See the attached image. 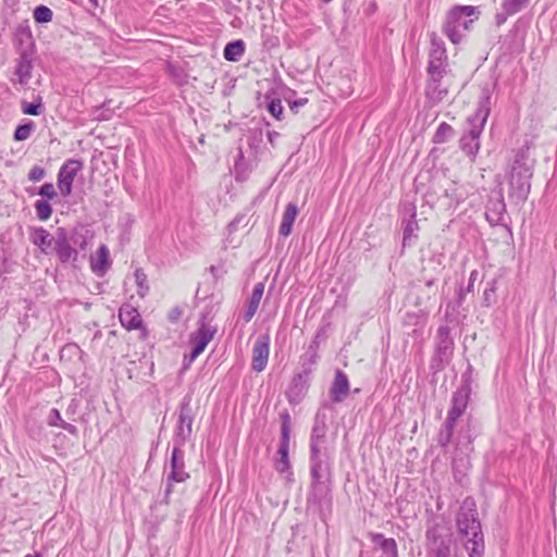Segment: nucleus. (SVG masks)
Instances as JSON below:
<instances>
[{"mask_svg": "<svg viewBox=\"0 0 557 557\" xmlns=\"http://www.w3.org/2000/svg\"><path fill=\"white\" fill-rule=\"evenodd\" d=\"M457 528L460 535L467 539L465 547L470 557H482L484 552L483 535L480 522L476 519L475 504L467 498L457 516Z\"/></svg>", "mask_w": 557, "mask_h": 557, "instance_id": "nucleus-1", "label": "nucleus"}, {"mask_svg": "<svg viewBox=\"0 0 557 557\" xmlns=\"http://www.w3.org/2000/svg\"><path fill=\"white\" fill-rule=\"evenodd\" d=\"M490 91L485 90L475 113L468 119V134L460 140L461 149L470 157H474L480 149L479 138L490 115Z\"/></svg>", "mask_w": 557, "mask_h": 557, "instance_id": "nucleus-2", "label": "nucleus"}, {"mask_svg": "<svg viewBox=\"0 0 557 557\" xmlns=\"http://www.w3.org/2000/svg\"><path fill=\"white\" fill-rule=\"evenodd\" d=\"M476 13L472 5H457L447 12L443 32L454 45L459 44L470 29Z\"/></svg>", "mask_w": 557, "mask_h": 557, "instance_id": "nucleus-3", "label": "nucleus"}, {"mask_svg": "<svg viewBox=\"0 0 557 557\" xmlns=\"http://www.w3.org/2000/svg\"><path fill=\"white\" fill-rule=\"evenodd\" d=\"M429 557H451L454 539L445 523H435L426 531Z\"/></svg>", "mask_w": 557, "mask_h": 557, "instance_id": "nucleus-4", "label": "nucleus"}, {"mask_svg": "<svg viewBox=\"0 0 557 557\" xmlns=\"http://www.w3.org/2000/svg\"><path fill=\"white\" fill-rule=\"evenodd\" d=\"M83 165L78 160H67L58 173V188L63 197L72 193V185L76 175L82 171Z\"/></svg>", "mask_w": 557, "mask_h": 557, "instance_id": "nucleus-5", "label": "nucleus"}, {"mask_svg": "<svg viewBox=\"0 0 557 557\" xmlns=\"http://www.w3.org/2000/svg\"><path fill=\"white\" fill-rule=\"evenodd\" d=\"M446 59L447 57L444 44L434 37L432 39V49L430 52L429 63V75L431 77H443V74L445 72Z\"/></svg>", "mask_w": 557, "mask_h": 557, "instance_id": "nucleus-6", "label": "nucleus"}, {"mask_svg": "<svg viewBox=\"0 0 557 557\" xmlns=\"http://www.w3.org/2000/svg\"><path fill=\"white\" fill-rule=\"evenodd\" d=\"M531 176V168L525 162L516 160L511 169L509 183L511 187L524 195L529 191Z\"/></svg>", "mask_w": 557, "mask_h": 557, "instance_id": "nucleus-7", "label": "nucleus"}, {"mask_svg": "<svg viewBox=\"0 0 557 557\" xmlns=\"http://www.w3.org/2000/svg\"><path fill=\"white\" fill-rule=\"evenodd\" d=\"M215 329L202 322L198 330L191 336L193 350L189 362H193L200 354L203 352L207 345L212 341Z\"/></svg>", "mask_w": 557, "mask_h": 557, "instance_id": "nucleus-8", "label": "nucleus"}, {"mask_svg": "<svg viewBox=\"0 0 557 557\" xmlns=\"http://www.w3.org/2000/svg\"><path fill=\"white\" fill-rule=\"evenodd\" d=\"M270 354V336L267 334L260 335L252 349V369L261 372L265 369Z\"/></svg>", "mask_w": 557, "mask_h": 557, "instance_id": "nucleus-9", "label": "nucleus"}, {"mask_svg": "<svg viewBox=\"0 0 557 557\" xmlns=\"http://www.w3.org/2000/svg\"><path fill=\"white\" fill-rule=\"evenodd\" d=\"M189 478L185 471L184 453L175 447L171 456V473L169 479L175 482H184Z\"/></svg>", "mask_w": 557, "mask_h": 557, "instance_id": "nucleus-10", "label": "nucleus"}, {"mask_svg": "<svg viewBox=\"0 0 557 557\" xmlns=\"http://www.w3.org/2000/svg\"><path fill=\"white\" fill-rule=\"evenodd\" d=\"M348 391V377L343 371L337 370L330 389L331 399L335 403H341L347 397Z\"/></svg>", "mask_w": 557, "mask_h": 557, "instance_id": "nucleus-11", "label": "nucleus"}, {"mask_svg": "<svg viewBox=\"0 0 557 557\" xmlns=\"http://www.w3.org/2000/svg\"><path fill=\"white\" fill-rule=\"evenodd\" d=\"M32 243L37 246L41 252L49 253L54 246L55 238L45 228H33L29 234Z\"/></svg>", "mask_w": 557, "mask_h": 557, "instance_id": "nucleus-12", "label": "nucleus"}, {"mask_svg": "<svg viewBox=\"0 0 557 557\" xmlns=\"http://www.w3.org/2000/svg\"><path fill=\"white\" fill-rule=\"evenodd\" d=\"M469 394L466 388L458 389L453 397V406L448 412V422L450 425L465 412L468 405Z\"/></svg>", "mask_w": 557, "mask_h": 557, "instance_id": "nucleus-13", "label": "nucleus"}, {"mask_svg": "<svg viewBox=\"0 0 557 557\" xmlns=\"http://www.w3.org/2000/svg\"><path fill=\"white\" fill-rule=\"evenodd\" d=\"M120 321L127 330H136L141 325V318L138 311L126 305L120 309Z\"/></svg>", "mask_w": 557, "mask_h": 557, "instance_id": "nucleus-14", "label": "nucleus"}, {"mask_svg": "<svg viewBox=\"0 0 557 557\" xmlns=\"http://www.w3.org/2000/svg\"><path fill=\"white\" fill-rule=\"evenodd\" d=\"M92 271L98 275H103L109 268V249L101 245L96 255L90 260Z\"/></svg>", "mask_w": 557, "mask_h": 557, "instance_id": "nucleus-15", "label": "nucleus"}, {"mask_svg": "<svg viewBox=\"0 0 557 557\" xmlns=\"http://www.w3.org/2000/svg\"><path fill=\"white\" fill-rule=\"evenodd\" d=\"M445 196L450 199L449 207H457L469 196V188L466 185L453 183L446 190Z\"/></svg>", "mask_w": 557, "mask_h": 557, "instance_id": "nucleus-16", "label": "nucleus"}, {"mask_svg": "<svg viewBox=\"0 0 557 557\" xmlns=\"http://www.w3.org/2000/svg\"><path fill=\"white\" fill-rule=\"evenodd\" d=\"M298 215V208L295 203H288L284 211L280 225V235L286 237L292 233L293 224Z\"/></svg>", "mask_w": 557, "mask_h": 557, "instance_id": "nucleus-17", "label": "nucleus"}, {"mask_svg": "<svg viewBox=\"0 0 557 557\" xmlns=\"http://www.w3.org/2000/svg\"><path fill=\"white\" fill-rule=\"evenodd\" d=\"M442 77H431L426 86V95L433 101H441L448 92L446 87L441 85Z\"/></svg>", "mask_w": 557, "mask_h": 557, "instance_id": "nucleus-18", "label": "nucleus"}, {"mask_svg": "<svg viewBox=\"0 0 557 557\" xmlns=\"http://www.w3.org/2000/svg\"><path fill=\"white\" fill-rule=\"evenodd\" d=\"M53 249L62 262L69 261L75 255V250L70 246L64 236L57 238Z\"/></svg>", "mask_w": 557, "mask_h": 557, "instance_id": "nucleus-19", "label": "nucleus"}, {"mask_svg": "<svg viewBox=\"0 0 557 557\" xmlns=\"http://www.w3.org/2000/svg\"><path fill=\"white\" fill-rule=\"evenodd\" d=\"M244 52V42L242 40H235L225 46L223 54L227 61H238Z\"/></svg>", "mask_w": 557, "mask_h": 557, "instance_id": "nucleus-20", "label": "nucleus"}, {"mask_svg": "<svg viewBox=\"0 0 557 557\" xmlns=\"http://www.w3.org/2000/svg\"><path fill=\"white\" fill-rule=\"evenodd\" d=\"M288 450L289 447H285V445H280L278 448V458L275 461V470L280 473H285L289 470V459H288Z\"/></svg>", "mask_w": 557, "mask_h": 557, "instance_id": "nucleus-21", "label": "nucleus"}, {"mask_svg": "<svg viewBox=\"0 0 557 557\" xmlns=\"http://www.w3.org/2000/svg\"><path fill=\"white\" fill-rule=\"evenodd\" d=\"M32 65L27 60H21L16 66L15 75L20 84L25 85L30 78Z\"/></svg>", "mask_w": 557, "mask_h": 557, "instance_id": "nucleus-22", "label": "nucleus"}, {"mask_svg": "<svg viewBox=\"0 0 557 557\" xmlns=\"http://www.w3.org/2000/svg\"><path fill=\"white\" fill-rule=\"evenodd\" d=\"M381 540V549L383 555L380 557H398L397 545L393 539H384L382 535H377Z\"/></svg>", "mask_w": 557, "mask_h": 557, "instance_id": "nucleus-23", "label": "nucleus"}, {"mask_svg": "<svg viewBox=\"0 0 557 557\" xmlns=\"http://www.w3.org/2000/svg\"><path fill=\"white\" fill-rule=\"evenodd\" d=\"M134 277L137 285V293L144 298L149 292L147 276L141 269H137L134 273Z\"/></svg>", "mask_w": 557, "mask_h": 557, "instance_id": "nucleus-24", "label": "nucleus"}, {"mask_svg": "<svg viewBox=\"0 0 557 557\" xmlns=\"http://www.w3.org/2000/svg\"><path fill=\"white\" fill-rule=\"evenodd\" d=\"M453 133H454L453 127L449 124L443 122L437 127V131H436V133L434 134V137H433V141L436 143V144H443L449 137L453 136Z\"/></svg>", "mask_w": 557, "mask_h": 557, "instance_id": "nucleus-25", "label": "nucleus"}, {"mask_svg": "<svg viewBox=\"0 0 557 557\" xmlns=\"http://www.w3.org/2000/svg\"><path fill=\"white\" fill-rule=\"evenodd\" d=\"M36 214L39 220L47 221L52 214L51 206L45 200H37L35 202Z\"/></svg>", "mask_w": 557, "mask_h": 557, "instance_id": "nucleus-26", "label": "nucleus"}, {"mask_svg": "<svg viewBox=\"0 0 557 557\" xmlns=\"http://www.w3.org/2000/svg\"><path fill=\"white\" fill-rule=\"evenodd\" d=\"M52 11L46 5H39L34 11V18L37 23H48L52 20Z\"/></svg>", "mask_w": 557, "mask_h": 557, "instance_id": "nucleus-27", "label": "nucleus"}, {"mask_svg": "<svg viewBox=\"0 0 557 557\" xmlns=\"http://www.w3.org/2000/svg\"><path fill=\"white\" fill-rule=\"evenodd\" d=\"M263 293H264V284L263 283L256 284L253 287L252 294L250 296L248 306L258 309L261 298L263 296Z\"/></svg>", "mask_w": 557, "mask_h": 557, "instance_id": "nucleus-28", "label": "nucleus"}, {"mask_svg": "<svg viewBox=\"0 0 557 557\" xmlns=\"http://www.w3.org/2000/svg\"><path fill=\"white\" fill-rule=\"evenodd\" d=\"M529 0H505L503 7L506 13L515 14L519 12Z\"/></svg>", "mask_w": 557, "mask_h": 557, "instance_id": "nucleus-29", "label": "nucleus"}, {"mask_svg": "<svg viewBox=\"0 0 557 557\" xmlns=\"http://www.w3.org/2000/svg\"><path fill=\"white\" fill-rule=\"evenodd\" d=\"M32 131H33V124L32 123L20 125L15 129L14 139L17 140V141L25 140V139H27L30 136Z\"/></svg>", "mask_w": 557, "mask_h": 557, "instance_id": "nucleus-30", "label": "nucleus"}, {"mask_svg": "<svg viewBox=\"0 0 557 557\" xmlns=\"http://www.w3.org/2000/svg\"><path fill=\"white\" fill-rule=\"evenodd\" d=\"M305 392V386L301 382V377H298L297 380H294L293 386L288 391V396L292 399H296L301 397V395Z\"/></svg>", "mask_w": 557, "mask_h": 557, "instance_id": "nucleus-31", "label": "nucleus"}, {"mask_svg": "<svg viewBox=\"0 0 557 557\" xmlns=\"http://www.w3.org/2000/svg\"><path fill=\"white\" fill-rule=\"evenodd\" d=\"M269 112L277 120H281L283 114V107L280 99H273L268 106Z\"/></svg>", "mask_w": 557, "mask_h": 557, "instance_id": "nucleus-32", "label": "nucleus"}, {"mask_svg": "<svg viewBox=\"0 0 557 557\" xmlns=\"http://www.w3.org/2000/svg\"><path fill=\"white\" fill-rule=\"evenodd\" d=\"M40 107H41L40 101L38 103L23 102L22 103V111H23L24 114L39 115L41 113Z\"/></svg>", "mask_w": 557, "mask_h": 557, "instance_id": "nucleus-33", "label": "nucleus"}, {"mask_svg": "<svg viewBox=\"0 0 557 557\" xmlns=\"http://www.w3.org/2000/svg\"><path fill=\"white\" fill-rule=\"evenodd\" d=\"M191 424H193L191 418L189 417V414L186 412L185 409H182L181 413H180V429H181V431L184 432V426H186L187 432L190 433L191 432Z\"/></svg>", "mask_w": 557, "mask_h": 557, "instance_id": "nucleus-34", "label": "nucleus"}, {"mask_svg": "<svg viewBox=\"0 0 557 557\" xmlns=\"http://www.w3.org/2000/svg\"><path fill=\"white\" fill-rule=\"evenodd\" d=\"M46 175V171L44 168L35 165L30 169L28 173V178L33 182L41 181Z\"/></svg>", "mask_w": 557, "mask_h": 557, "instance_id": "nucleus-35", "label": "nucleus"}, {"mask_svg": "<svg viewBox=\"0 0 557 557\" xmlns=\"http://www.w3.org/2000/svg\"><path fill=\"white\" fill-rule=\"evenodd\" d=\"M39 195L46 197L48 199H53L57 196L55 188L53 184L46 183L39 189Z\"/></svg>", "mask_w": 557, "mask_h": 557, "instance_id": "nucleus-36", "label": "nucleus"}, {"mask_svg": "<svg viewBox=\"0 0 557 557\" xmlns=\"http://www.w3.org/2000/svg\"><path fill=\"white\" fill-rule=\"evenodd\" d=\"M281 445H285V447H289V428L286 422H284L282 425Z\"/></svg>", "mask_w": 557, "mask_h": 557, "instance_id": "nucleus-37", "label": "nucleus"}, {"mask_svg": "<svg viewBox=\"0 0 557 557\" xmlns=\"http://www.w3.org/2000/svg\"><path fill=\"white\" fill-rule=\"evenodd\" d=\"M49 423L51 425H60L61 423H63V420L61 418L59 410H57V409L51 410Z\"/></svg>", "mask_w": 557, "mask_h": 557, "instance_id": "nucleus-38", "label": "nucleus"}, {"mask_svg": "<svg viewBox=\"0 0 557 557\" xmlns=\"http://www.w3.org/2000/svg\"><path fill=\"white\" fill-rule=\"evenodd\" d=\"M495 294V288H490V289H485L484 292V301H485V305L486 306H490L491 304V297L494 296Z\"/></svg>", "mask_w": 557, "mask_h": 557, "instance_id": "nucleus-39", "label": "nucleus"}, {"mask_svg": "<svg viewBox=\"0 0 557 557\" xmlns=\"http://www.w3.org/2000/svg\"><path fill=\"white\" fill-rule=\"evenodd\" d=\"M257 310L258 309L248 306L247 311H246L245 317H244L245 321L249 322L252 319V317L256 314Z\"/></svg>", "mask_w": 557, "mask_h": 557, "instance_id": "nucleus-40", "label": "nucleus"}, {"mask_svg": "<svg viewBox=\"0 0 557 557\" xmlns=\"http://www.w3.org/2000/svg\"><path fill=\"white\" fill-rule=\"evenodd\" d=\"M307 103V99H299L290 103V109L297 112V108L302 107Z\"/></svg>", "mask_w": 557, "mask_h": 557, "instance_id": "nucleus-41", "label": "nucleus"}, {"mask_svg": "<svg viewBox=\"0 0 557 557\" xmlns=\"http://www.w3.org/2000/svg\"><path fill=\"white\" fill-rule=\"evenodd\" d=\"M181 315H182V310L180 308H174L170 312V319L173 321L180 319Z\"/></svg>", "mask_w": 557, "mask_h": 557, "instance_id": "nucleus-42", "label": "nucleus"}, {"mask_svg": "<svg viewBox=\"0 0 557 557\" xmlns=\"http://www.w3.org/2000/svg\"><path fill=\"white\" fill-rule=\"evenodd\" d=\"M60 426L69 432H72V433L75 431V426H73L72 424H69L64 421H63V423L60 424Z\"/></svg>", "mask_w": 557, "mask_h": 557, "instance_id": "nucleus-43", "label": "nucleus"}, {"mask_svg": "<svg viewBox=\"0 0 557 557\" xmlns=\"http://www.w3.org/2000/svg\"><path fill=\"white\" fill-rule=\"evenodd\" d=\"M438 333H440V336H442V337H447V336H448V330H447V327H441V329L438 330Z\"/></svg>", "mask_w": 557, "mask_h": 557, "instance_id": "nucleus-44", "label": "nucleus"}, {"mask_svg": "<svg viewBox=\"0 0 557 557\" xmlns=\"http://www.w3.org/2000/svg\"><path fill=\"white\" fill-rule=\"evenodd\" d=\"M311 449L313 454H318L319 449L317 443L312 442Z\"/></svg>", "mask_w": 557, "mask_h": 557, "instance_id": "nucleus-45", "label": "nucleus"}, {"mask_svg": "<svg viewBox=\"0 0 557 557\" xmlns=\"http://www.w3.org/2000/svg\"><path fill=\"white\" fill-rule=\"evenodd\" d=\"M312 475H313L314 478H317V476H318V471H317V469H315V468H313V469H312Z\"/></svg>", "mask_w": 557, "mask_h": 557, "instance_id": "nucleus-46", "label": "nucleus"}, {"mask_svg": "<svg viewBox=\"0 0 557 557\" xmlns=\"http://www.w3.org/2000/svg\"><path fill=\"white\" fill-rule=\"evenodd\" d=\"M409 235H408V230L405 231V237H404V240L406 242L408 239Z\"/></svg>", "mask_w": 557, "mask_h": 557, "instance_id": "nucleus-47", "label": "nucleus"}, {"mask_svg": "<svg viewBox=\"0 0 557 557\" xmlns=\"http://www.w3.org/2000/svg\"><path fill=\"white\" fill-rule=\"evenodd\" d=\"M448 348H449L448 344L447 345L445 344L444 347H443L444 350H446Z\"/></svg>", "mask_w": 557, "mask_h": 557, "instance_id": "nucleus-48", "label": "nucleus"}, {"mask_svg": "<svg viewBox=\"0 0 557 557\" xmlns=\"http://www.w3.org/2000/svg\"><path fill=\"white\" fill-rule=\"evenodd\" d=\"M91 2H94L95 4L97 3L96 0H90Z\"/></svg>", "mask_w": 557, "mask_h": 557, "instance_id": "nucleus-49", "label": "nucleus"}, {"mask_svg": "<svg viewBox=\"0 0 557 557\" xmlns=\"http://www.w3.org/2000/svg\"><path fill=\"white\" fill-rule=\"evenodd\" d=\"M325 2H330L331 0H324Z\"/></svg>", "mask_w": 557, "mask_h": 557, "instance_id": "nucleus-50", "label": "nucleus"}]
</instances>
